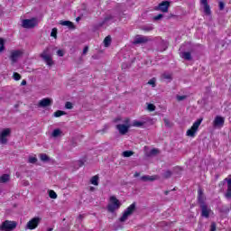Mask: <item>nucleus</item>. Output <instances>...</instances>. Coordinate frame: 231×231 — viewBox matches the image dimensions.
<instances>
[{"label":"nucleus","instance_id":"nucleus-1","mask_svg":"<svg viewBox=\"0 0 231 231\" xmlns=\"http://www.w3.org/2000/svg\"><path fill=\"white\" fill-rule=\"evenodd\" d=\"M198 194H199V202L200 203V208H201V216L202 217H208L212 214V209H210V208H208L205 204V197L203 196V190H201V189L198 190Z\"/></svg>","mask_w":231,"mask_h":231},{"label":"nucleus","instance_id":"nucleus-2","mask_svg":"<svg viewBox=\"0 0 231 231\" xmlns=\"http://www.w3.org/2000/svg\"><path fill=\"white\" fill-rule=\"evenodd\" d=\"M122 207V202L116 199L115 196H111L108 200L107 210L111 214H115L116 210H119Z\"/></svg>","mask_w":231,"mask_h":231},{"label":"nucleus","instance_id":"nucleus-3","mask_svg":"<svg viewBox=\"0 0 231 231\" xmlns=\"http://www.w3.org/2000/svg\"><path fill=\"white\" fill-rule=\"evenodd\" d=\"M116 129L120 134H126V133H129V129H131V120L129 117L124 118L123 124L117 125Z\"/></svg>","mask_w":231,"mask_h":231},{"label":"nucleus","instance_id":"nucleus-4","mask_svg":"<svg viewBox=\"0 0 231 231\" xmlns=\"http://www.w3.org/2000/svg\"><path fill=\"white\" fill-rule=\"evenodd\" d=\"M203 119H198L192 126L186 132V135L189 136L190 138H194L196 136V133H198V129L201 125Z\"/></svg>","mask_w":231,"mask_h":231},{"label":"nucleus","instance_id":"nucleus-5","mask_svg":"<svg viewBox=\"0 0 231 231\" xmlns=\"http://www.w3.org/2000/svg\"><path fill=\"white\" fill-rule=\"evenodd\" d=\"M41 221L42 218L40 217H34L31 220H29L25 226V230H35L39 225H41Z\"/></svg>","mask_w":231,"mask_h":231},{"label":"nucleus","instance_id":"nucleus-6","mask_svg":"<svg viewBox=\"0 0 231 231\" xmlns=\"http://www.w3.org/2000/svg\"><path fill=\"white\" fill-rule=\"evenodd\" d=\"M136 208V206L134 204L130 205L124 212L123 216L119 218V221L121 223H124L129 219V217L133 215V212H134V209Z\"/></svg>","mask_w":231,"mask_h":231},{"label":"nucleus","instance_id":"nucleus-7","mask_svg":"<svg viewBox=\"0 0 231 231\" xmlns=\"http://www.w3.org/2000/svg\"><path fill=\"white\" fill-rule=\"evenodd\" d=\"M39 24V22L36 18L32 19H24L22 21V26L23 28L30 29V28H35Z\"/></svg>","mask_w":231,"mask_h":231},{"label":"nucleus","instance_id":"nucleus-8","mask_svg":"<svg viewBox=\"0 0 231 231\" xmlns=\"http://www.w3.org/2000/svg\"><path fill=\"white\" fill-rule=\"evenodd\" d=\"M23 51L22 50H14L11 51V54L9 56L10 60L13 62V64H15L23 57Z\"/></svg>","mask_w":231,"mask_h":231},{"label":"nucleus","instance_id":"nucleus-9","mask_svg":"<svg viewBox=\"0 0 231 231\" xmlns=\"http://www.w3.org/2000/svg\"><path fill=\"white\" fill-rule=\"evenodd\" d=\"M17 226V223L14 221H5L0 226V230L2 231H12Z\"/></svg>","mask_w":231,"mask_h":231},{"label":"nucleus","instance_id":"nucleus-10","mask_svg":"<svg viewBox=\"0 0 231 231\" xmlns=\"http://www.w3.org/2000/svg\"><path fill=\"white\" fill-rule=\"evenodd\" d=\"M42 58L46 62L47 66H53V60L51 59V54L50 53V48H47L42 53Z\"/></svg>","mask_w":231,"mask_h":231},{"label":"nucleus","instance_id":"nucleus-11","mask_svg":"<svg viewBox=\"0 0 231 231\" xmlns=\"http://www.w3.org/2000/svg\"><path fill=\"white\" fill-rule=\"evenodd\" d=\"M223 125H225V117L217 116L213 121V127H215V129H221Z\"/></svg>","mask_w":231,"mask_h":231},{"label":"nucleus","instance_id":"nucleus-12","mask_svg":"<svg viewBox=\"0 0 231 231\" xmlns=\"http://www.w3.org/2000/svg\"><path fill=\"white\" fill-rule=\"evenodd\" d=\"M12 130L10 128H5L0 133V143H6L8 142V137L10 136Z\"/></svg>","mask_w":231,"mask_h":231},{"label":"nucleus","instance_id":"nucleus-13","mask_svg":"<svg viewBox=\"0 0 231 231\" xmlns=\"http://www.w3.org/2000/svg\"><path fill=\"white\" fill-rule=\"evenodd\" d=\"M51 104H53V99L45 97L39 101L38 107H49Z\"/></svg>","mask_w":231,"mask_h":231},{"label":"nucleus","instance_id":"nucleus-14","mask_svg":"<svg viewBox=\"0 0 231 231\" xmlns=\"http://www.w3.org/2000/svg\"><path fill=\"white\" fill-rule=\"evenodd\" d=\"M200 5L203 6L205 15H210L212 11H210V5L207 0H200Z\"/></svg>","mask_w":231,"mask_h":231},{"label":"nucleus","instance_id":"nucleus-15","mask_svg":"<svg viewBox=\"0 0 231 231\" xmlns=\"http://www.w3.org/2000/svg\"><path fill=\"white\" fill-rule=\"evenodd\" d=\"M169 6H171V2L163 1L161 4H159L158 8L161 12H163L165 14L169 12Z\"/></svg>","mask_w":231,"mask_h":231},{"label":"nucleus","instance_id":"nucleus-16","mask_svg":"<svg viewBox=\"0 0 231 231\" xmlns=\"http://www.w3.org/2000/svg\"><path fill=\"white\" fill-rule=\"evenodd\" d=\"M160 177L158 175H144L141 177V180L143 181H156V180H159Z\"/></svg>","mask_w":231,"mask_h":231},{"label":"nucleus","instance_id":"nucleus-17","mask_svg":"<svg viewBox=\"0 0 231 231\" xmlns=\"http://www.w3.org/2000/svg\"><path fill=\"white\" fill-rule=\"evenodd\" d=\"M143 42H147V37L138 35L134 41V44H142Z\"/></svg>","mask_w":231,"mask_h":231},{"label":"nucleus","instance_id":"nucleus-18","mask_svg":"<svg viewBox=\"0 0 231 231\" xmlns=\"http://www.w3.org/2000/svg\"><path fill=\"white\" fill-rule=\"evenodd\" d=\"M226 181H227V191L226 193V198L230 199L231 198V177L226 178Z\"/></svg>","mask_w":231,"mask_h":231},{"label":"nucleus","instance_id":"nucleus-19","mask_svg":"<svg viewBox=\"0 0 231 231\" xmlns=\"http://www.w3.org/2000/svg\"><path fill=\"white\" fill-rule=\"evenodd\" d=\"M62 130L60 128L54 129L51 133L52 138H59V136H62Z\"/></svg>","mask_w":231,"mask_h":231},{"label":"nucleus","instance_id":"nucleus-20","mask_svg":"<svg viewBox=\"0 0 231 231\" xmlns=\"http://www.w3.org/2000/svg\"><path fill=\"white\" fill-rule=\"evenodd\" d=\"M60 24H61V26H68V28H70L71 30L75 28V25L70 21H61Z\"/></svg>","mask_w":231,"mask_h":231},{"label":"nucleus","instance_id":"nucleus-21","mask_svg":"<svg viewBox=\"0 0 231 231\" xmlns=\"http://www.w3.org/2000/svg\"><path fill=\"white\" fill-rule=\"evenodd\" d=\"M144 124H145V122H143V121L134 120L131 124V127H143V125H144Z\"/></svg>","mask_w":231,"mask_h":231},{"label":"nucleus","instance_id":"nucleus-22","mask_svg":"<svg viewBox=\"0 0 231 231\" xmlns=\"http://www.w3.org/2000/svg\"><path fill=\"white\" fill-rule=\"evenodd\" d=\"M10 180V175L4 174L0 177V183H6V181Z\"/></svg>","mask_w":231,"mask_h":231},{"label":"nucleus","instance_id":"nucleus-23","mask_svg":"<svg viewBox=\"0 0 231 231\" xmlns=\"http://www.w3.org/2000/svg\"><path fill=\"white\" fill-rule=\"evenodd\" d=\"M91 185H95L96 187L98 186V175L93 176L90 179Z\"/></svg>","mask_w":231,"mask_h":231},{"label":"nucleus","instance_id":"nucleus-24","mask_svg":"<svg viewBox=\"0 0 231 231\" xmlns=\"http://www.w3.org/2000/svg\"><path fill=\"white\" fill-rule=\"evenodd\" d=\"M181 57L182 59H185V60H190L192 59L190 52H182Z\"/></svg>","mask_w":231,"mask_h":231},{"label":"nucleus","instance_id":"nucleus-25","mask_svg":"<svg viewBox=\"0 0 231 231\" xmlns=\"http://www.w3.org/2000/svg\"><path fill=\"white\" fill-rule=\"evenodd\" d=\"M103 42L106 48L109 47L111 44V36H106Z\"/></svg>","mask_w":231,"mask_h":231},{"label":"nucleus","instance_id":"nucleus-26","mask_svg":"<svg viewBox=\"0 0 231 231\" xmlns=\"http://www.w3.org/2000/svg\"><path fill=\"white\" fill-rule=\"evenodd\" d=\"M63 115H66V112L62 110H58L53 114V116H55V118H59L60 116H63Z\"/></svg>","mask_w":231,"mask_h":231},{"label":"nucleus","instance_id":"nucleus-27","mask_svg":"<svg viewBox=\"0 0 231 231\" xmlns=\"http://www.w3.org/2000/svg\"><path fill=\"white\" fill-rule=\"evenodd\" d=\"M49 197L51 198V199H57V193L53 189H50Z\"/></svg>","mask_w":231,"mask_h":231},{"label":"nucleus","instance_id":"nucleus-28","mask_svg":"<svg viewBox=\"0 0 231 231\" xmlns=\"http://www.w3.org/2000/svg\"><path fill=\"white\" fill-rule=\"evenodd\" d=\"M133 154H134V152H133L132 151H125V152H123V156L125 158H129V157L133 156Z\"/></svg>","mask_w":231,"mask_h":231},{"label":"nucleus","instance_id":"nucleus-29","mask_svg":"<svg viewBox=\"0 0 231 231\" xmlns=\"http://www.w3.org/2000/svg\"><path fill=\"white\" fill-rule=\"evenodd\" d=\"M5 51V40L0 38V53Z\"/></svg>","mask_w":231,"mask_h":231},{"label":"nucleus","instance_id":"nucleus-30","mask_svg":"<svg viewBox=\"0 0 231 231\" xmlns=\"http://www.w3.org/2000/svg\"><path fill=\"white\" fill-rule=\"evenodd\" d=\"M40 159L42 160V162H48V160H50L46 153L40 154Z\"/></svg>","mask_w":231,"mask_h":231},{"label":"nucleus","instance_id":"nucleus-31","mask_svg":"<svg viewBox=\"0 0 231 231\" xmlns=\"http://www.w3.org/2000/svg\"><path fill=\"white\" fill-rule=\"evenodd\" d=\"M148 84L152 86V88H156V79L152 78L148 81Z\"/></svg>","mask_w":231,"mask_h":231},{"label":"nucleus","instance_id":"nucleus-32","mask_svg":"<svg viewBox=\"0 0 231 231\" xmlns=\"http://www.w3.org/2000/svg\"><path fill=\"white\" fill-rule=\"evenodd\" d=\"M147 109H148V111H155V110H156V106H154V105L149 103V104L147 105Z\"/></svg>","mask_w":231,"mask_h":231},{"label":"nucleus","instance_id":"nucleus-33","mask_svg":"<svg viewBox=\"0 0 231 231\" xmlns=\"http://www.w3.org/2000/svg\"><path fill=\"white\" fill-rule=\"evenodd\" d=\"M28 162H29V163H36L37 157H35V156H29Z\"/></svg>","mask_w":231,"mask_h":231},{"label":"nucleus","instance_id":"nucleus-34","mask_svg":"<svg viewBox=\"0 0 231 231\" xmlns=\"http://www.w3.org/2000/svg\"><path fill=\"white\" fill-rule=\"evenodd\" d=\"M51 37H54V39H57V28H53L51 32Z\"/></svg>","mask_w":231,"mask_h":231},{"label":"nucleus","instance_id":"nucleus-35","mask_svg":"<svg viewBox=\"0 0 231 231\" xmlns=\"http://www.w3.org/2000/svg\"><path fill=\"white\" fill-rule=\"evenodd\" d=\"M14 79L15 80H21V74L17 73V72H14V75H13Z\"/></svg>","mask_w":231,"mask_h":231},{"label":"nucleus","instance_id":"nucleus-36","mask_svg":"<svg viewBox=\"0 0 231 231\" xmlns=\"http://www.w3.org/2000/svg\"><path fill=\"white\" fill-rule=\"evenodd\" d=\"M66 109H73V104L67 102L65 105Z\"/></svg>","mask_w":231,"mask_h":231},{"label":"nucleus","instance_id":"nucleus-37","mask_svg":"<svg viewBox=\"0 0 231 231\" xmlns=\"http://www.w3.org/2000/svg\"><path fill=\"white\" fill-rule=\"evenodd\" d=\"M187 98V96H177V100L179 102H181V100H185Z\"/></svg>","mask_w":231,"mask_h":231},{"label":"nucleus","instance_id":"nucleus-38","mask_svg":"<svg viewBox=\"0 0 231 231\" xmlns=\"http://www.w3.org/2000/svg\"><path fill=\"white\" fill-rule=\"evenodd\" d=\"M153 29H154V27H152V25H149V26L144 28V31L145 32H152V30H153Z\"/></svg>","mask_w":231,"mask_h":231},{"label":"nucleus","instance_id":"nucleus-39","mask_svg":"<svg viewBox=\"0 0 231 231\" xmlns=\"http://www.w3.org/2000/svg\"><path fill=\"white\" fill-rule=\"evenodd\" d=\"M57 55H58L59 57H64V51L59 50V51H57Z\"/></svg>","mask_w":231,"mask_h":231},{"label":"nucleus","instance_id":"nucleus-40","mask_svg":"<svg viewBox=\"0 0 231 231\" xmlns=\"http://www.w3.org/2000/svg\"><path fill=\"white\" fill-rule=\"evenodd\" d=\"M163 17V14H158L156 16L153 17L154 21H160V19H162Z\"/></svg>","mask_w":231,"mask_h":231},{"label":"nucleus","instance_id":"nucleus-41","mask_svg":"<svg viewBox=\"0 0 231 231\" xmlns=\"http://www.w3.org/2000/svg\"><path fill=\"white\" fill-rule=\"evenodd\" d=\"M150 154L152 156H154V154H158V149H152L151 152H150Z\"/></svg>","mask_w":231,"mask_h":231},{"label":"nucleus","instance_id":"nucleus-42","mask_svg":"<svg viewBox=\"0 0 231 231\" xmlns=\"http://www.w3.org/2000/svg\"><path fill=\"white\" fill-rule=\"evenodd\" d=\"M219 10H225V3L219 2Z\"/></svg>","mask_w":231,"mask_h":231},{"label":"nucleus","instance_id":"nucleus-43","mask_svg":"<svg viewBox=\"0 0 231 231\" xmlns=\"http://www.w3.org/2000/svg\"><path fill=\"white\" fill-rule=\"evenodd\" d=\"M82 219H84V216L83 215H79L77 218L78 223H80V221H82Z\"/></svg>","mask_w":231,"mask_h":231},{"label":"nucleus","instance_id":"nucleus-44","mask_svg":"<svg viewBox=\"0 0 231 231\" xmlns=\"http://www.w3.org/2000/svg\"><path fill=\"white\" fill-rule=\"evenodd\" d=\"M88 50H89L88 47H85V48L83 49V55H86V54L88 53Z\"/></svg>","mask_w":231,"mask_h":231},{"label":"nucleus","instance_id":"nucleus-45","mask_svg":"<svg viewBox=\"0 0 231 231\" xmlns=\"http://www.w3.org/2000/svg\"><path fill=\"white\" fill-rule=\"evenodd\" d=\"M211 231H216V223L211 224Z\"/></svg>","mask_w":231,"mask_h":231},{"label":"nucleus","instance_id":"nucleus-46","mask_svg":"<svg viewBox=\"0 0 231 231\" xmlns=\"http://www.w3.org/2000/svg\"><path fill=\"white\" fill-rule=\"evenodd\" d=\"M162 79H171V75H165V74H162Z\"/></svg>","mask_w":231,"mask_h":231},{"label":"nucleus","instance_id":"nucleus-47","mask_svg":"<svg viewBox=\"0 0 231 231\" xmlns=\"http://www.w3.org/2000/svg\"><path fill=\"white\" fill-rule=\"evenodd\" d=\"M171 171H166L165 173H164V176H165V178H169V176H171Z\"/></svg>","mask_w":231,"mask_h":231},{"label":"nucleus","instance_id":"nucleus-48","mask_svg":"<svg viewBox=\"0 0 231 231\" xmlns=\"http://www.w3.org/2000/svg\"><path fill=\"white\" fill-rule=\"evenodd\" d=\"M21 85H22V86H26V80L23 79V80L22 81Z\"/></svg>","mask_w":231,"mask_h":231},{"label":"nucleus","instance_id":"nucleus-49","mask_svg":"<svg viewBox=\"0 0 231 231\" xmlns=\"http://www.w3.org/2000/svg\"><path fill=\"white\" fill-rule=\"evenodd\" d=\"M164 124H165L166 125H169V120L164 119Z\"/></svg>","mask_w":231,"mask_h":231},{"label":"nucleus","instance_id":"nucleus-50","mask_svg":"<svg viewBox=\"0 0 231 231\" xmlns=\"http://www.w3.org/2000/svg\"><path fill=\"white\" fill-rule=\"evenodd\" d=\"M138 176H140L139 172L134 173V178H138Z\"/></svg>","mask_w":231,"mask_h":231},{"label":"nucleus","instance_id":"nucleus-51","mask_svg":"<svg viewBox=\"0 0 231 231\" xmlns=\"http://www.w3.org/2000/svg\"><path fill=\"white\" fill-rule=\"evenodd\" d=\"M23 185H29L28 181L23 182Z\"/></svg>","mask_w":231,"mask_h":231},{"label":"nucleus","instance_id":"nucleus-52","mask_svg":"<svg viewBox=\"0 0 231 231\" xmlns=\"http://www.w3.org/2000/svg\"><path fill=\"white\" fill-rule=\"evenodd\" d=\"M79 20H80V18H77V19H76V21H79Z\"/></svg>","mask_w":231,"mask_h":231},{"label":"nucleus","instance_id":"nucleus-53","mask_svg":"<svg viewBox=\"0 0 231 231\" xmlns=\"http://www.w3.org/2000/svg\"><path fill=\"white\" fill-rule=\"evenodd\" d=\"M52 229L51 228V229H48L47 231H51Z\"/></svg>","mask_w":231,"mask_h":231}]
</instances>
